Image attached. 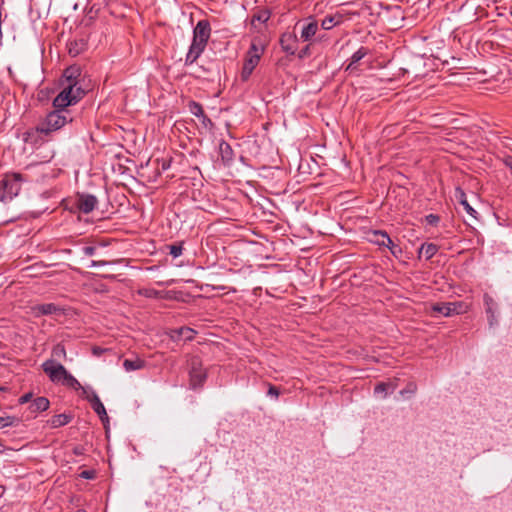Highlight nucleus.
Instances as JSON below:
<instances>
[{"label":"nucleus","instance_id":"f257e3e1","mask_svg":"<svg viewBox=\"0 0 512 512\" xmlns=\"http://www.w3.org/2000/svg\"><path fill=\"white\" fill-rule=\"evenodd\" d=\"M81 91L73 90L71 87L66 91H61L53 100L54 110L49 112L40 122L44 135L60 130L65 125L77 121L79 114L70 107L81 100Z\"/></svg>","mask_w":512,"mask_h":512},{"label":"nucleus","instance_id":"f03ea898","mask_svg":"<svg viewBox=\"0 0 512 512\" xmlns=\"http://www.w3.org/2000/svg\"><path fill=\"white\" fill-rule=\"evenodd\" d=\"M24 181L20 173L6 174L0 181V201L8 202L16 197Z\"/></svg>","mask_w":512,"mask_h":512},{"label":"nucleus","instance_id":"7ed1b4c3","mask_svg":"<svg viewBox=\"0 0 512 512\" xmlns=\"http://www.w3.org/2000/svg\"><path fill=\"white\" fill-rule=\"evenodd\" d=\"M189 376L190 385L194 389L202 387L204 382L206 381L207 373L203 369L201 359L197 356H193L189 360Z\"/></svg>","mask_w":512,"mask_h":512},{"label":"nucleus","instance_id":"20e7f679","mask_svg":"<svg viewBox=\"0 0 512 512\" xmlns=\"http://www.w3.org/2000/svg\"><path fill=\"white\" fill-rule=\"evenodd\" d=\"M469 309L468 304L462 301L440 302L432 305V311L445 317L466 313Z\"/></svg>","mask_w":512,"mask_h":512},{"label":"nucleus","instance_id":"39448f33","mask_svg":"<svg viewBox=\"0 0 512 512\" xmlns=\"http://www.w3.org/2000/svg\"><path fill=\"white\" fill-rule=\"evenodd\" d=\"M42 369L49 379L54 383H63L65 377L69 374L67 369L55 360H46L42 363Z\"/></svg>","mask_w":512,"mask_h":512},{"label":"nucleus","instance_id":"423d86ee","mask_svg":"<svg viewBox=\"0 0 512 512\" xmlns=\"http://www.w3.org/2000/svg\"><path fill=\"white\" fill-rule=\"evenodd\" d=\"M80 76V69L75 66H70L64 70L63 79L61 82L62 90L66 91L67 88L71 87L73 90L79 89L81 91V99L85 95L84 89L79 85L78 77Z\"/></svg>","mask_w":512,"mask_h":512},{"label":"nucleus","instance_id":"0eeeda50","mask_svg":"<svg viewBox=\"0 0 512 512\" xmlns=\"http://www.w3.org/2000/svg\"><path fill=\"white\" fill-rule=\"evenodd\" d=\"M210 32V23L207 20H200L198 21L194 28L192 41L207 45V42L210 37Z\"/></svg>","mask_w":512,"mask_h":512},{"label":"nucleus","instance_id":"6e6552de","mask_svg":"<svg viewBox=\"0 0 512 512\" xmlns=\"http://www.w3.org/2000/svg\"><path fill=\"white\" fill-rule=\"evenodd\" d=\"M98 203L97 198L92 194H77L76 206L84 214L92 212Z\"/></svg>","mask_w":512,"mask_h":512},{"label":"nucleus","instance_id":"1a4fd4ad","mask_svg":"<svg viewBox=\"0 0 512 512\" xmlns=\"http://www.w3.org/2000/svg\"><path fill=\"white\" fill-rule=\"evenodd\" d=\"M282 50L288 55H295L298 47V38L293 32H285L280 37Z\"/></svg>","mask_w":512,"mask_h":512},{"label":"nucleus","instance_id":"9d476101","mask_svg":"<svg viewBox=\"0 0 512 512\" xmlns=\"http://www.w3.org/2000/svg\"><path fill=\"white\" fill-rule=\"evenodd\" d=\"M86 399L91 404L92 409L94 412L99 416L101 421L105 424V422L109 421V417L107 415L106 409L101 402L100 398L98 397L97 393L95 391H91L90 395L86 396Z\"/></svg>","mask_w":512,"mask_h":512},{"label":"nucleus","instance_id":"9b49d317","mask_svg":"<svg viewBox=\"0 0 512 512\" xmlns=\"http://www.w3.org/2000/svg\"><path fill=\"white\" fill-rule=\"evenodd\" d=\"M44 137L46 136L44 135V130L41 129L40 123L23 134L24 142L35 146L42 144L45 141Z\"/></svg>","mask_w":512,"mask_h":512},{"label":"nucleus","instance_id":"f8f14e48","mask_svg":"<svg viewBox=\"0 0 512 512\" xmlns=\"http://www.w3.org/2000/svg\"><path fill=\"white\" fill-rule=\"evenodd\" d=\"M259 62L260 60H257L256 58L254 59L253 56L245 55L243 67L240 74L241 80L243 82L248 81V79L252 75L254 69L257 67Z\"/></svg>","mask_w":512,"mask_h":512},{"label":"nucleus","instance_id":"ddd939ff","mask_svg":"<svg viewBox=\"0 0 512 512\" xmlns=\"http://www.w3.org/2000/svg\"><path fill=\"white\" fill-rule=\"evenodd\" d=\"M205 47H206V45H204V44H200L198 42L192 41L189 51L185 58V64L186 65L193 64L199 58V56L202 54Z\"/></svg>","mask_w":512,"mask_h":512},{"label":"nucleus","instance_id":"4468645a","mask_svg":"<svg viewBox=\"0 0 512 512\" xmlns=\"http://www.w3.org/2000/svg\"><path fill=\"white\" fill-rule=\"evenodd\" d=\"M219 154L224 165H230L234 159V151L229 143L222 140L219 143Z\"/></svg>","mask_w":512,"mask_h":512},{"label":"nucleus","instance_id":"2eb2a0df","mask_svg":"<svg viewBox=\"0 0 512 512\" xmlns=\"http://www.w3.org/2000/svg\"><path fill=\"white\" fill-rule=\"evenodd\" d=\"M265 50V45L260 38H254L251 41L250 47L246 52L247 56H253V58L260 60Z\"/></svg>","mask_w":512,"mask_h":512},{"label":"nucleus","instance_id":"dca6fc26","mask_svg":"<svg viewBox=\"0 0 512 512\" xmlns=\"http://www.w3.org/2000/svg\"><path fill=\"white\" fill-rule=\"evenodd\" d=\"M318 31V22L316 20H310L309 22L303 24L301 30V39L303 41L311 40Z\"/></svg>","mask_w":512,"mask_h":512},{"label":"nucleus","instance_id":"f3484780","mask_svg":"<svg viewBox=\"0 0 512 512\" xmlns=\"http://www.w3.org/2000/svg\"><path fill=\"white\" fill-rule=\"evenodd\" d=\"M49 406H50V401L48 400V398L40 396V397L35 398L31 402V404L29 406V410L31 411V413L44 412L49 409Z\"/></svg>","mask_w":512,"mask_h":512},{"label":"nucleus","instance_id":"a211bd4d","mask_svg":"<svg viewBox=\"0 0 512 512\" xmlns=\"http://www.w3.org/2000/svg\"><path fill=\"white\" fill-rule=\"evenodd\" d=\"M72 418L73 417L71 414H66V413L57 414V415L52 416L48 420V424L51 426V428H59V427L69 424L71 422Z\"/></svg>","mask_w":512,"mask_h":512},{"label":"nucleus","instance_id":"6ab92c4d","mask_svg":"<svg viewBox=\"0 0 512 512\" xmlns=\"http://www.w3.org/2000/svg\"><path fill=\"white\" fill-rule=\"evenodd\" d=\"M32 309L35 316L51 315L59 310V308L53 303L39 304L34 306Z\"/></svg>","mask_w":512,"mask_h":512},{"label":"nucleus","instance_id":"aec40b11","mask_svg":"<svg viewBox=\"0 0 512 512\" xmlns=\"http://www.w3.org/2000/svg\"><path fill=\"white\" fill-rule=\"evenodd\" d=\"M455 198L459 201V203L464 207L466 212L471 216L475 217L476 211L472 208V206L468 203L466 193L461 187H457L455 189Z\"/></svg>","mask_w":512,"mask_h":512},{"label":"nucleus","instance_id":"412c9836","mask_svg":"<svg viewBox=\"0 0 512 512\" xmlns=\"http://www.w3.org/2000/svg\"><path fill=\"white\" fill-rule=\"evenodd\" d=\"M371 242L377 244L378 246H384L388 244H392V239L385 231L375 230L372 232Z\"/></svg>","mask_w":512,"mask_h":512},{"label":"nucleus","instance_id":"4be33fe9","mask_svg":"<svg viewBox=\"0 0 512 512\" xmlns=\"http://www.w3.org/2000/svg\"><path fill=\"white\" fill-rule=\"evenodd\" d=\"M396 389V384L394 382H379L375 388L374 393L376 395L382 394L383 398H386L389 393H392Z\"/></svg>","mask_w":512,"mask_h":512},{"label":"nucleus","instance_id":"5701e85b","mask_svg":"<svg viewBox=\"0 0 512 512\" xmlns=\"http://www.w3.org/2000/svg\"><path fill=\"white\" fill-rule=\"evenodd\" d=\"M146 366V362L143 359L136 357L135 359H125L123 361V367L127 372L143 369Z\"/></svg>","mask_w":512,"mask_h":512},{"label":"nucleus","instance_id":"b1692460","mask_svg":"<svg viewBox=\"0 0 512 512\" xmlns=\"http://www.w3.org/2000/svg\"><path fill=\"white\" fill-rule=\"evenodd\" d=\"M368 52V48L364 46L360 47L356 52L352 54L350 58V63L347 65L345 70H352L354 68V65L358 63L361 59H363L368 54Z\"/></svg>","mask_w":512,"mask_h":512},{"label":"nucleus","instance_id":"393cba45","mask_svg":"<svg viewBox=\"0 0 512 512\" xmlns=\"http://www.w3.org/2000/svg\"><path fill=\"white\" fill-rule=\"evenodd\" d=\"M438 252V246L434 243H424L419 249V253L423 254L426 260L431 259Z\"/></svg>","mask_w":512,"mask_h":512},{"label":"nucleus","instance_id":"a878e982","mask_svg":"<svg viewBox=\"0 0 512 512\" xmlns=\"http://www.w3.org/2000/svg\"><path fill=\"white\" fill-rule=\"evenodd\" d=\"M67 354L63 344H56L51 351V358L49 360H55L59 362L61 360H66Z\"/></svg>","mask_w":512,"mask_h":512},{"label":"nucleus","instance_id":"bb28decb","mask_svg":"<svg viewBox=\"0 0 512 512\" xmlns=\"http://www.w3.org/2000/svg\"><path fill=\"white\" fill-rule=\"evenodd\" d=\"M175 336L177 338H183L185 340H192L195 335V331L192 328L189 327H180L173 331Z\"/></svg>","mask_w":512,"mask_h":512},{"label":"nucleus","instance_id":"cd10ccee","mask_svg":"<svg viewBox=\"0 0 512 512\" xmlns=\"http://www.w3.org/2000/svg\"><path fill=\"white\" fill-rule=\"evenodd\" d=\"M271 17V12L268 9H261L258 10L256 13L252 16V23L254 21H259L261 23H266Z\"/></svg>","mask_w":512,"mask_h":512},{"label":"nucleus","instance_id":"c85d7f7f","mask_svg":"<svg viewBox=\"0 0 512 512\" xmlns=\"http://www.w3.org/2000/svg\"><path fill=\"white\" fill-rule=\"evenodd\" d=\"M62 385L74 389V390H80L82 388V385L79 383V381L71 374L69 373L65 379L63 380Z\"/></svg>","mask_w":512,"mask_h":512},{"label":"nucleus","instance_id":"c756f323","mask_svg":"<svg viewBox=\"0 0 512 512\" xmlns=\"http://www.w3.org/2000/svg\"><path fill=\"white\" fill-rule=\"evenodd\" d=\"M486 313H492L496 311L497 304L494 299L487 293L483 297Z\"/></svg>","mask_w":512,"mask_h":512},{"label":"nucleus","instance_id":"7c9ffc66","mask_svg":"<svg viewBox=\"0 0 512 512\" xmlns=\"http://www.w3.org/2000/svg\"><path fill=\"white\" fill-rule=\"evenodd\" d=\"M19 423V419L15 416L0 417V429L10 426H16Z\"/></svg>","mask_w":512,"mask_h":512},{"label":"nucleus","instance_id":"2f4dec72","mask_svg":"<svg viewBox=\"0 0 512 512\" xmlns=\"http://www.w3.org/2000/svg\"><path fill=\"white\" fill-rule=\"evenodd\" d=\"M189 108L190 112L197 118H200L205 113L202 105L195 101L190 102Z\"/></svg>","mask_w":512,"mask_h":512},{"label":"nucleus","instance_id":"473e14b6","mask_svg":"<svg viewBox=\"0 0 512 512\" xmlns=\"http://www.w3.org/2000/svg\"><path fill=\"white\" fill-rule=\"evenodd\" d=\"M168 248L170 255H172L174 258H177L182 255L183 242L171 244L168 246Z\"/></svg>","mask_w":512,"mask_h":512},{"label":"nucleus","instance_id":"72a5a7b5","mask_svg":"<svg viewBox=\"0 0 512 512\" xmlns=\"http://www.w3.org/2000/svg\"><path fill=\"white\" fill-rule=\"evenodd\" d=\"M138 294L146 298H158L159 291L151 288H143L138 291Z\"/></svg>","mask_w":512,"mask_h":512},{"label":"nucleus","instance_id":"f704fd0d","mask_svg":"<svg viewBox=\"0 0 512 512\" xmlns=\"http://www.w3.org/2000/svg\"><path fill=\"white\" fill-rule=\"evenodd\" d=\"M336 25L335 18L333 16H326L321 23V27L324 30H330Z\"/></svg>","mask_w":512,"mask_h":512},{"label":"nucleus","instance_id":"c9c22d12","mask_svg":"<svg viewBox=\"0 0 512 512\" xmlns=\"http://www.w3.org/2000/svg\"><path fill=\"white\" fill-rule=\"evenodd\" d=\"M416 390H417V385L413 382H410L407 384V386L403 390L400 391V394L401 395H405L407 393L414 394L416 392Z\"/></svg>","mask_w":512,"mask_h":512},{"label":"nucleus","instance_id":"e433bc0d","mask_svg":"<svg viewBox=\"0 0 512 512\" xmlns=\"http://www.w3.org/2000/svg\"><path fill=\"white\" fill-rule=\"evenodd\" d=\"M425 220L427 224L436 226L440 221V217L436 214H429L425 217Z\"/></svg>","mask_w":512,"mask_h":512},{"label":"nucleus","instance_id":"4c0bfd02","mask_svg":"<svg viewBox=\"0 0 512 512\" xmlns=\"http://www.w3.org/2000/svg\"><path fill=\"white\" fill-rule=\"evenodd\" d=\"M96 473L94 470H84L80 473V477L83 479H94Z\"/></svg>","mask_w":512,"mask_h":512},{"label":"nucleus","instance_id":"58836bf2","mask_svg":"<svg viewBox=\"0 0 512 512\" xmlns=\"http://www.w3.org/2000/svg\"><path fill=\"white\" fill-rule=\"evenodd\" d=\"M32 397H33L32 392L25 393V394H23V395L19 398L18 402H19V404H25V403H28V402H30V401L32 400Z\"/></svg>","mask_w":512,"mask_h":512},{"label":"nucleus","instance_id":"ea45409f","mask_svg":"<svg viewBox=\"0 0 512 512\" xmlns=\"http://www.w3.org/2000/svg\"><path fill=\"white\" fill-rule=\"evenodd\" d=\"M96 252V247L95 246H85L82 248V253L85 255V256H92L94 255Z\"/></svg>","mask_w":512,"mask_h":512},{"label":"nucleus","instance_id":"a19ab883","mask_svg":"<svg viewBox=\"0 0 512 512\" xmlns=\"http://www.w3.org/2000/svg\"><path fill=\"white\" fill-rule=\"evenodd\" d=\"M267 394L269 396H274V397L277 398L279 396L280 392H279V389L276 386H274L272 384H269Z\"/></svg>","mask_w":512,"mask_h":512},{"label":"nucleus","instance_id":"79ce46f5","mask_svg":"<svg viewBox=\"0 0 512 512\" xmlns=\"http://www.w3.org/2000/svg\"><path fill=\"white\" fill-rule=\"evenodd\" d=\"M199 119H200L201 123L205 127H212L213 126V122L211 121V119L205 113Z\"/></svg>","mask_w":512,"mask_h":512},{"label":"nucleus","instance_id":"37998d69","mask_svg":"<svg viewBox=\"0 0 512 512\" xmlns=\"http://www.w3.org/2000/svg\"><path fill=\"white\" fill-rule=\"evenodd\" d=\"M309 55H310V47H309V45H306V46H305L304 48H302V49L299 51V53H298V57H299L300 59H303V58H305V57H307V56H309Z\"/></svg>","mask_w":512,"mask_h":512},{"label":"nucleus","instance_id":"c03bdc74","mask_svg":"<svg viewBox=\"0 0 512 512\" xmlns=\"http://www.w3.org/2000/svg\"><path fill=\"white\" fill-rule=\"evenodd\" d=\"M72 452L76 456H81V455H84L85 448L82 445H77V446L73 447Z\"/></svg>","mask_w":512,"mask_h":512},{"label":"nucleus","instance_id":"a18cd8bd","mask_svg":"<svg viewBox=\"0 0 512 512\" xmlns=\"http://www.w3.org/2000/svg\"><path fill=\"white\" fill-rule=\"evenodd\" d=\"M77 46H78L77 42L71 43L70 47H69V53L74 56L77 55L79 53V49L77 48Z\"/></svg>","mask_w":512,"mask_h":512},{"label":"nucleus","instance_id":"49530a36","mask_svg":"<svg viewBox=\"0 0 512 512\" xmlns=\"http://www.w3.org/2000/svg\"><path fill=\"white\" fill-rule=\"evenodd\" d=\"M390 251L395 257H398L399 255L402 254V249L400 246L390 247Z\"/></svg>","mask_w":512,"mask_h":512},{"label":"nucleus","instance_id":"de8ad7c7","mask_svg":"<svg viewBox=\"0 0 512 512\" xmlns=\"http://www.w3.org/2000/svg\"><path fill=\"white\" fill-rule=\"evenodd\" d=\"M487 315H488V321H489L490 326H493L494 324L497 323L495 312L488 313Z\"/></svg>","mask_w":512,"mask_h":512},{"label":"nucleus","instance_id":"09e8293b","mask_svg":"<svg viewBox=\"0 0 512 512\" xmlns=\"http://www.w3.org/2000/svg\"><path fill=\"white\" fill-rule=\"evenodd\" d=\"M503 163L508 167L512 173V156H507L503 159Z\"/></svg>","mask_w":512,"mask_h":512},{"label":"nucleus","instance_id":"8fccbe9b","mask_svg":"<svg viewBox=\"0 0 512 512\" xmlns=\"http://www.w3.org/2000/svg\"><path fill=\"white\" fill-rule=\"evenodd\" d=\"M80 390L82 391V397H84L86 399V396L87 395H90L91 391H94L93 389L89 388V387H83L80 388Z\"/></svg>","mask_w":512,"mask_h":512},{"label":"nucleus","instance_id":"3c124183","mask_svg":"<svg viewBox=\"0 0 512 512\" xmlns=\"http://www.w3.org/2000/svg\"><path fill=\"white\" fill-rule=\"evenodd\" d=\"M108 262L106 261H91V264L89 267H96V266H101V265H106Z\"/></svg>","mask_w":512,"mask_h":512},{"label":"nucleus","instance_id":"603ef678","mask_svg":"<svg viewBox=\"0 0 512 512\" xmlns=\"http://www.w3.org/2000/svg\"><path fill=\"white\" fill-rule=\"evenodd\" d=\"M169 167H170V161L162 160L161 170L165 171V170L169 169Z\"/></svg>","mask_w":512,"mask_h":512},{"label":"nucleus","instance_id":"864d4df0","mask_svg":"<svg viewBox=\"0 0 512 512\" xmlns=\"http://www.w3.org/2000/svg\"><path fill=\"white\" fill-rule=\"evenodd\" d=\"M92 352L94 355L99 356L103 352V349L100 347H93Z\"/></svg>","mask_w":512,"mask_h":512},{"label":"nucleus","instance_id":"5fc2aeb1","mask_svg":"<svg viewBox=\"0 0 512 512\" xmlns=\"http://www.w3.org/2000/svg\"><path fill=\"white\" fill-rule=\"evenodd\" d=\"M393 246H397V245L394 244V242L392 241V244L384 245L383 247H386L390 250V247H393Z\"/></svg>","mask_w":512,"mask_h":512},{"label":"nucleus","instance_id":"6e6d98bb","mask_svg":"<svg viewBox=\"0 0 512 512\" xmlns=\"http://www.w3.org/2000/svg\"><path fill=\"white\" fill-rule=\"evenodd\" d=\"M5 390H7L6 387H0V391H5Z\"/></svg>","mask_w":512,"mask_h":512},{"label":"nucleus","instance_id":"4d7b16f0","mask_svg":"<svg viewBox=\"0 0 512 512\" xmlns=\"http://www.w3.org/2000/svg\"><path fill=\"white\" fill-rule=\"evenodd\" d=\"M3 445L0 443V452L2 451Z\"/></svg>","mask_w":512,"mask_h":512},{"label":"nucleus","instance_id":"13d9d810","mask_svg":"<svg viewBox=\"0 0 512 512\" xmlns=\"http://www.w3.org/2000/svg\"><path fill=\"white\" fill-rule=\"evenodd\" d=\"M78 512H86L85 510H78Z\"/></svg>","mask_w":512,"mask_h":512}]
</instances>
